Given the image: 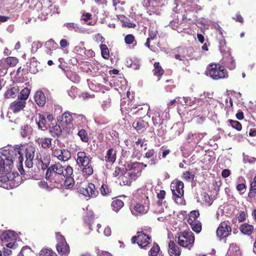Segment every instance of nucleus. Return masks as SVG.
<instances>
[{"instance_id":"obj_13","label":"nucleus","mask_w":256,"mask_h":256,"mask_svg":"<svg viewBox=\"0 0 256 256\" xmlns=\"http://www.w3.org/2000/svg\"><path fill=\"white\" fill-rule=\"evenodd\" d=\"M78 192L86 196L92 198L96 197L99 194L98 191L96 188L95 185L91 182L88 183L85 188H80L78 189Z\"/></svg>"},{"instance_id":"obj_45","label":"nucleus","mask_w":256,"mask_h":256,"mask_svg":"<svg viewBox=\"0 0 256 256\" xmlns=\"http://www.w3.org/2000/svg\"><path fill=\"white\" fill-rule=\"evenodd\" d=\"M39 256H58L51 249L42 248L40 252Z\"/></svg>"},{"instance_id":"obj_56","label":"nucleus","mask_w":256,"mask_h":256,"mask_svg":"<svg viewBox=\"0 0 256 256\" xmlns=\"http://www.w3.org/2000/svg\"><path fill=\"white\" fill-rule=\"evenodd\" d=\"M256 158L250 156L248 155H246L243 153V162L244 163L248 162L250 164H252L256 162Z\"/></svg>"},{"instance_id":"obj_44","label":"nucleus","mask_w":256,"mask_h":256,"mask_svg":"<svg viewBox=\"0 0 256 256\" xmlns=\"http://www.w3.org/2000/svg\"><path fill=\"white\" fill-rule=\"evenodd\" d=\"M133 105V104L132 103H128V104L127 106H124V105L123 104L121 106V111L123 115H125V116H126V115L130 117V115L129 114H132V112L131 110V108L130 106H132Z\"/></svg>"},{"instance_id":"obj_41","label":"nucleus","mask_w":256,"mask_h":256,"mask_svg":"<svg viewBox=\"0 0 256 256\" xmlns=\"http://www.w3.org/2000/svg\"><path fill=\"white\" fill-rule=\"evenodd\" d=\"M5 62L10 67H14L18 63V60L14 56H8L5 59Z\"/></svg>"},{"instance_id":"obj_10","label":"nucleus","mask_w":256,"mask_h":256,"mask_svg":"<svg viewBox=\"0 0 256 256\" xmlns=\"http://www.w3.org/2000/svg\"><path fill=\"white\" fill-rule=\"evenodd\" d=\"M0 240L3 245L7 248H12L17 244L16 241V237L13 232L6 231L0 235Z\"/></svg>"},{"instance_id":"obj_23","label":"nucleus","mask_w":256,"mask_h":256,"mask_svg":"<svg viewBox=\"0 0 256 256\" xmlns=\"http://www.w3.org/2000/svg\"><path fill=\"white\" fill-rule=\"evenodd\" d=\"M152 120L153 124L155 126H160L162 124V120L160 116V108H156L154 110V112L152 116Z\"/></svg>"},{"instance_id":"obj_5","label":"nucleus","mask_w":256,"mask_h":256,"mask_svg":"<svg viewBox=\"0 0 256 256\" xmlns=\"http://www.w3.org/2000/svg\"><path fill=\"white\" fill-rule=\"evenodd\" d=\"M152 242L151 236H148L144 232H138L136 235L131 238L132 244H137L141 248L147 250L150 248V244Z\"/></svg>"},{"instance_id":"obj_3","label":"nucleus","mask_w":256,"mask_h":256,"mask_svg":"<svg viewBox=\"0 0 256 256\" xmlns=\"http://www.w3.org/2000/svg\"><path fill=\"white\" fill-rule=\"evenodd\" d=\"M76 156V164L79 166L83 167L82 173L87 176H91L93 174L94 170L90 163V158L84 152H78Z\"/></svg>"},{"instance_id":"obj_17","label":"nucleus","mask_w":256,"mask_h":256,"mask_svg":"<svg viewBox=\"0 0 256 256\" xmlns=\"http://www.w3.org/2000/svg\"><path fill=\"white\" fill-rule=\"evenodd\" d=\"M26 106V102H22L18 99H16L12 102L9 106V109L14 114L24 110Z\"/></svg>"},{"instance_id":"obj_18","label":"nucleus","mask_w":256,"mask_h":256,"mask_svg":"<svg viewBox=\"0 0 256 256\" xmlns=\"http://www.w3.org/2000/svg\"><path fill=\"white\" fill-rule=\"evenodd\" d=\"M57 120L62 126H65L72 124L73 118L70 112H65L62 116H58Z\"/></svg>"},{"instance_id":"obj_52","label":"nucleus","mask_w":256,"mask_h":256,"mask_svg":"<svg viewBox=\"0 0 256 256\" xmlns=\"http://www.w3.org/2000/svg\"><path fill=\"white\" fill-rule=\"evenodd\" d=\"M127 171L126 168H120L119 166H116L115 168V170L114 172H113V176L114 177H117L120 174L122 175L124 172Z\"/></svg>"},{"instance_id":"obj_15","label":"nucleus","mask_w":256,"mask_h":256,"mask_svg":"<svg viewBox=\"0 0 256 256\" xmlns=\"http://www.w3.org/2000/svg\"><path fill=\"white\" fill-rule=\"evenodd\" d=\"M120 184L121 186H130L132 181L138 178L136 172H126L122 175H120Z\"/></svg>"},{"instance_id":"obj_1","label":"nucleus","mask_w":256,"mask_h":256,"mask_svg":"<svg viewBox=\"0 0 256 256\" xmlns=\"http://www.w3.org/2000/svg\"><path fill=\"white\" fill-rule=\"evenodd\" d=\"M20 147L16 148L14 150H4L0 153V174L10 173L14 162L16 160L22 164L23 158L20 152Z\"/></svg>"},{"instance_id":"obj_31","label":"nucleus","mask_w":256,"mask_h":256,"mask_svg":"<svg viewBox=\"0 0 256 256\" xmlns=\"http://www.w3.org/2000/svg\"><path fill=\"white\" fill-rule=\"evenodd\" d=\"M82 20L86 22L88 25L90 26H94L96 22V20L93 18L92 14L88 12L82 14Z\"/></svg>"},{"instance_id":"obj_24","label":"nucleus","mask_w":256,"mask_h":256,"mask_svg":"<svg viewBox=\"0 0 256 256\" xmlns=\"http://www.w3.org/2000/svg\"><path fill=\"white\" fill-rule=\"evenodd\" d=\"M52 138H38L36 140V142L39 146L44 149H48L52 146Z\"/></svg>"},{"instance_id":"obj_60","label":"nucleus","mask_w":256,"mask_h":256,"mask_svg":"<svg viewBox=\"0 0 256 256\" xmlns=\"http://www.w3.org/2000/svg\"><path fill=\"white\" fill-rule=\"evenodd\" d=\"M230 172L228 169H224L222 170V176L224 178L228 177V176H230Z\"/></svg>"},{"instance_id":"obj_34","label":"nucleus","mask_w":256,"mask_h":256,"mask_svg":"<svg viewBox=\"0 0 256 256\" xmlns=\"http://www.w3.org/2000/svg\"><path fill=\"white\" fill-rule=\"evenodd\" d=\"M148 124L144 120L139 119L132 123V126L134 129L138 131L141 130L143 128H144Z\"/></svg>"},{"instance_id":"obj_64","label":"nucleus","mask_w":256,"mask_h":256,"mask_svg":"<svg viewBox=\"0 0 256 256\" xmlns=\"http://www.w3.org/2000/svg\"><path fill=\"white\" fill-rule=\"evenodd\" d=\"M28 126L24 127L22 130L21 134L22 137L26 138L28 136Z\"/></svg>"},{"instance_id":"obj_42","label":"nucleus","mask_w":256,"mask_h":256,"mask_svg":"<svg viewBox=\"0 0 256 256\" xmlns=\"http://www.w3.org/2000/svg\"><path fill=\"white\" fill-rule=\"evenodd\" d=\"M101 194L102 196H108L112 193V189L108 184H102L100 188Z\"/></svg>"},{"instance_id":"obj_27","label":"nucleus","mask_w":256,"mask_h":256,"mask_svg":"<svg viewBox=\"0 0 256 256\" xmlns=\"http://www.w3.org/2000/svg\"><path fill=\"white\" fill-rule=\"evenodd\" d=\"M124 203L120 199L116 198L112 200L111 204V206L113 210L118 212L124 206Z\"/></svg>"},{"instance_id":"obj_59","label":"nucleus","mask_w":256,"mask_h":256,"mask_svg":"<svg viewBox=\"0 0 256 256\" xmlns=\"http://www.w3.org/2000/svg\"><path fill=\"white\" fill-rule=\"evenodd\" d=\"M42 46V44L40 42H34L32 44V50H34V48H35V51H36Z\"/></svg>"},{"instance_id":"obj_16","label":"nucleus","mask_w":256,"mask_h":256,"mask_svg":"<svg viewBox=\"0 0 256 256\" xmlns=\"http://www.w3.org/2000/svg\"><path fill=\"white\" fill-rule=\"evenodd\" d=\"M174 186L172 189V194L175 198H180L184 196V184L182 181L178 180L175 183H173Z\"/></svg>"},{"instance_id":"obj_30","label":"nucleus","mask_w":256,"mask_h":256,"mask_svg":"<svg viewBox=\"0 0 256 256\" xmlns=\"http://www.w3.org/2000/svg\"><path fill=\"white\" fill-rule=\"evenodd\" d=\"M144 157L146 158H152L150 161V164H156V152L154 149H150L146 152Z\"/></svg>"},{"instance_id":"obj_35","label":"nucleus","mask_w":256,"mask_h":256,"mask_svg":"<svg viewBox=\"0 0 256 256\" xmlns=\"http://www.w3.org/2000/svg\"><path fill=\"white\" fill-rule=\"evenodd\" d=\"M253 230L254 226L252 225L248 224L241 225V232L244 234L250 236L253 232Z\"/></svg>"},{"instance_id":"obj_58","label":"nucleus","mask_w":256,"mask_h":256,"mask_svg":"<svg viewBox=\"0 0 256 256\" xmlns=\"http://www.w3.org/2000/svg\"><path fill=\"white\" fill-rule=\"evenodd\" d=\"M228 122L233 128L238 130H240V122L232 120H229Z\"/></svg>"},{"instance_id":"obj_7","label":"nucleus","mask_w":256,"mask_h":256,"mask_svg":"<svg viewBox=\"0 0 256 256\" xmlns=\"http://www.w3.org/2000/svg\"><path fill=\"white\" fill-rule=\"evenodd\" d=\"M14 178L13 174H0V186L6 189H12L19 185V182H17Z\"/></svg>"},{"instance_id":"obj_37","label":"nucleus","mask_w":256,"mask_h":256,"mask_svg":"<svg viewBox=\"0 0 256 256\" xmlns=\"http://www.w3.org/2000/svg\"><path fill=\"white\" fill-rule=\"evenodd\" d=\"M224 62L226 66L230 70H233L236 67V62L234 58L229 54L227 57L225 58Z\"/></svg>"},{"instance_id":"obj_51","label":"nucleus","mask_w":256,"mask_h":256,"mask_svg":"<svg viewBox=\"0 0 256 256\" xmlns=\"http://www.w3.org/2000/svg\"><path fill=\"white\" fill-rule=\"evenodd\" d=\"M124 42L127 44H132L134 42H135V45L136 44L135 38L132 34H128L125 36Z\"/></svg>"},{"instance_id":"obj_53","label":"nucleus","mask_w":256,"mask_h":256,"mask_svg":"<svg viewBox=\"0 0 256 256\" xmlns=\"http://www.w3.org/2000/svg\"><path fill=\"white\" fill-rule=\"evenodd\" d=\"M166 192L164 190H160V192L157 194V198H158V204L161 206L162 204V200L165 198Z\"/></svg>"},{"instance_id":"obj_9","label":"nucleus","mask_w":256,"mask_h":256,"mask_svg":"<svg viewBox=\"0 0 256 256\" xmlns=\"http://www.w3.org/2000/svg\"><path fill=\"white\" fill-rule=\"evenodd\" d=\"M56 237L58 242L56 248L58 253L60 256H67L70 252V249L65 238L60 232L56 233Z\"/></svg>"},{"instance_id":"obj_47","label":"nucleus","mask_w":256,"mask_h":256,"mask_svg":"<svg viewBox=\"0 0 256 256\" xmlns=\"http://www.w3.org/2000/svg\"><path fill=\"white\" fill-rule=\"evenodd\" d=\"M160 250V248L158 244L156 242H154L153 246L150 250L148 253L149 255L151 256H157L158 252Z\"/></svg>"},{"instance_id":"obj_12","label":"nucleus","mask_w":256,"mask_h":256,"mask_svg":"<svg viewBox=\"0 0 256 256\" xmlns=\"http://www.w3.org/2000/svg\"><path fill=\"white\" fill-rule=\"evenodd\" d=\"M231 232L230 222L228 221H224L220 222L216 230V236L221 240L227 237Z\"/></svg>"},{"instance_id":"obj_19","label":"nucleus","mask_w":256,"mask_h":256,"mask_svg":"<svg viewBox=\"0 0 256 256\" xmlns=\"http://www.w3.org/2000/svg\"><path fill=\"white\" fill-rule=\"evenodd\" d=\"M130 208L132 214L135 216L145 214L148 211V208L140 204H136Z\"/></svg>"},{"instance_id":"obj_49","label":"nucleus","mask_w":256,"mask_h":256,"mask_svg":"<svg viewBox=\"0 0 256 256\" xmlns=\"http://www.w3.org/2000/svg\"><path fill=\"white\" fill-rule=\"evenodd\" d=\"M149 108L147 106H144L143 107L138 108L136 112H134L132 114H136L140 115V116H144L148 113V110Z\"/></svg>"},{"instance_id":"obj_6","label":"nucleus","mask_w":256,"mask_h":256,"mask_svg":"<svg viewBox=\"0 0 256 256\" xmlns=\"http://www.w3.org/2000/svg\"><path fill=\"white\" fill-rule=\"evenodd\" d=\"M178 242L180 246L190 250L194 242V234L191 232L184 231L180 234Z\"/></svg>"},{"instance_id":"obj_2","label":"nucleus","mask_w":256,"mask_h":256,"mask_svg":"<svg viewBox=\"0 0 256 256\" xmlns=\"http://www.w3.org/2000/svg\"><path fill=\"white\" fill-rule=\"evenodd\" d=\"M72 168L69 165L62 166L60 162H56L49 166L46 171L45 178L52 186L56 183L62 182L64 175H69Z\"/></svg>"},{"instance_id":"obj_48","label":"nucleus","mask_w":256,"mask_h":256,"mask_svg":"<svg viewBox=\"0 0 256 256\" xmlns=\"http://www.w3.org/2000/svg\"><path fill=\"white\" fill-rule=\"evenodd\" d=\"M194 174H192L190 171H186L184 172L182 176V178L186 182L192 181L194 178Z\"/></svg>"},{"instance_id":"obj_26","label":"nucleus","mask_w":256,"mask_h":256,"mask_svg":"<svg viewBox=\"0 0 256 256\" xmlns=\"http://www.w3.org/2000/svg\"><path fill=\"white\" fill-rule=\"evenodd\" d=\"M49 132L52 136L58 137L62 133V130L60 125L56 124L50 126Z\"/></svg>"},{"instance_id":"obj_54","label":"nucleus","mask_w":256,"mask_h":256,"mask_svg":"<svg viewBox=\"0 0 256 256\" xmlns=\"http://www.w3.org/2000/svg\"><path fill=\"white\" fill-rule=\"evenodd\" d=\"M202 200L208 206H210L213 202L212 200L206 192L203 194Z\"/></svg>"},{"instance_id":"obj_8","label":"nucleus","mask_w":256,"mask_h":256,"mask_svg":"<svg viewBox=\"0 0 256 256\" xmlns=\"http://www.w3.org/2000/svg\"><path fill=\"white\" fill-rule=\"evenodd\" d=\"M20 147L22 148V150H20V154H22V152L24 150L25 152V164L26 167L28 168H32L33 166V160L34 156V154L36 152V148L32 145L29 144L26 146H16L14 147L19 148Z\"/></svg>"},{"instance_id":"obj_11","label":"nucleus","mask_w":256,"mask_h":256,"mask_svg":"<svg viewBox=\"0 0 256 256\" xmlns=\"http://www.w3.org/2000/svg\"><path fill=\"white\" fill-rule=\"evenodd\" d=\"M74 172L73 168L70 170L69 175H64V177L62 178V182H56L52 186L60 188L62 186H64L66 188H72L74 185V180L72 177Z\"/></svg>"},{"instance_id":"obj_62","label":"nucleus","mask_w":256,"mask_h":256,"mask_svg":"<svg viewBox=\"0 0 256 256\" xmlns=\"http://www.w3.org/2000/svg\"><path fill=\"white\" fill-rule=\"evenodd\" d=\"M174 58L179 60H186V56L184 54H176L174 55Z\"/></svg>"},{"instance_id":"obj_4","label":"nucleus","mask_w":256,"mask_h":256,"mask_svg":"<svg viewBox=\"0 0 256 256\" xmlns=\"http://www.w3.org/2000/svg\"><path fill=\"white\" fill-rule=\"evenodd\" d=\"M207 70L210 76L214 80L227 78L228 73L224 66L219 64H211L208 66Z\"/></svg>"},{"instance_id":"obj_25","label":"nucleus","mask_w":256,"mask_h":256,"mask_svg":"<svg viewBox=\"0 0 256 256\" xmlns=\"http://www.w3.org/2000/svg\"><path fill=\"white\" fill-rule=\"evenodd\" d=\"M38 62L36 58L32 57L30 60L29 70L31 74H36L39 71Z\"/></svg>"},{"instance_id":"obj_20","label":"nucleus","mask_w":256,"mask_h":256,"mask_svg":"<svg viewBox=\"0 0 256 256\" xmlns=\"http://www.w3.org/2000/svg\"><path fill=\"white\" fill-rule=\"evenodd\" d=\"M20 91V88L18 86L8 88L4 94L6 99L15 98Z\"/></svg>"},{"instance_id":"obj_61","label":"nucleus","mask_w":256,"mask_h":256,"mask_svg":"<svg viewBox=\"0 0 256 256\" xmlns=\"http://www.w3.org/2000/svg\"><path fill=\"white\" fill-rule=\"evenodd\" d=\"M96 41L103 43L104 42V38L100 34H98L95 36Z\"/></svg>"},{"instance_id":"obj_38","label":"nucleus","mask_w":256,"mask_h":256,"mask_svg":"<svg viewBox=\"0 0 256 256\" xmlns=\"http://www.w3.org/2000/svg\"><path fill=\"white\" fill-rule=\"evenodd\" d=\"M200 216L198 210H192L188 214V218L187 220L188 223H192L198 220V218Z\"/></svg>"},{"instance_id":"obj_14","label":"nucleus","mask_w":256,"mask_h":256,"mask_svg":"<svg viewBox=\"0 0 256 256\" xmlns=\"http://www.w3.org/2000/svg\"><path fill=\"white\" fill-rule=\"evenodd\" d=\"M52 155L56 158L59 160L66 162L70 158L71 154L70 152L66 148L62 150L56 148H52Z\"/></svg>"},{"instance_id":"obj_29","label":"nucleus","mask_w":256,"mask_h":256,"mask_svg":"<svg viewBox=\"0 0 256 256\" xmlns=\"http://www.w3.org/2000/svg\"><path fill=\"white\" fill-rule=\"evenodd\" d=\"M50 162V156H49L40 158L39 164L40 165V168L42 170H47L48 168L49 167Z\"/></svg>"},{"instance_id":"obj_43","label":"nucleus","mask_w":256,"mask_h":256,"mask_svg":"<svg viewBox=\"0 0 256 256\" xmlns=\"http://www.w3.org/2000/svg\"><path fill=\"white\" fill-rule=\"evenodd\" d=\"M100 48L102 57L106 60H108L110 58V52L107 46L102 44L100 46Z\"/></svg>"},{"instance_id":"obj_50","label":"nucleus","mask_w":256,"mask_h":256,"mask_svg":"<svg viewBox=\"0 0 256 256\" xmlns=\"http://www.w3.org/2000/svg\"><path fill=\"white\" fill-rule=\"evenodd\" d=\"M39 128L44 130L43 128H46V116L43 114H39V121L37 122Z\"/></svg>"},{"instance_id":"obj_21","label":"nucleus","mask_w":256,"mask_h":256,"mask_svg":"<svg viewBox=\"0 0 256 256\" xmlns=\"http://www.w3.org/2000/svg\"><path fill=\"white\" fill-rule=\"evenodd\" d=\"M34 101L39 106H43L46 102V98L42 90H38L34 96Z\"/></svg>"},{"instance_id":"obj_39","label":"nucleus","mask_w":256,"mask_h":256,"mask_svg":"<svg viewBox=\"0 0 256 256\" xmlns=\"http://www.w3.org/2000/svg\"><path fill=\"white\" fill-rule=\"evenodd\" d=\"M193 231L198 234L202 230V224L199 220L188 223Z\"/></svg>"},{"instance_id":"obj_63","label":"nucleus","mask_w":256,"mask_h":256,"mask_svg":"<svg viewBox=\"0 0 256 256\" xmlns=\"http://www.w3.org/2000/svg\"><path fill=\"white\" fill-rule=\"evenodd\" d=\"M68 44V43L66 39H62L60 40V46L62 48H66Z\"/></svg>"},{"instance_id":"obj_36","label":"nucleus","mask_w":256,"mask_h":256,"mask_svg":"<svg viewBox=\"0 0 256 256\" xmlns=\"http://www.w3.org/2000/svg\"><path fill=\"white\" fill-rule=\"evenodd\" d=\"M46 46L50 52V55H52V51L56 50L58 48V44L53 40L50 39L46 42Z\"/></svg>"},{"instance_id":"obj_28","label":"nucleus","mask_w":256,"mask_h":256,"mask_svg":"<svg viewBox=\"0 0 256 256\" xmlns=\"http://www.w3.org/2000/svg\"><path fill=\"white\" fill-rule=\"evenodd\" d=\"M114 148H110L106 152V156L104 157L105 160L110 163H114L116 160V154Z\"/></svg>"},{"instance_id":"obj_22","label":"nucleus","mask_w":256,"mask_h":256,"mask_svg":"<svg viewBox=\"0 0 256 256\" xmlns=\"http://www.w3.org/2000/svg\"><path fill=\"white\" fill-rule=\"evenodd\" d=\"M168 254L170 256H180L181 253L179 247L172 240L168 243Z\"/></svg>"},{"instance_id":"obj_32","label":"nucleus","mask_w":256,"mask_h":256,"mask_svg":"<svg viewBox=\"0 0 256 256\" xmlns=\"http://www.w3.org/2000/svg\"><path fill=\"white\" fill-rule=\"evenodd\" d=\"M154 70H153L154 76H157L160 80V78L164 74V70L160 66L159 62H156L154 64Z\"/></svg>"},{"instance_id":"obj_55","label":"nucleus","mask_w":256,"mask_h":256,"mask_svg":"<svg viewBox=\"0 0 256 256\" xmlns=\"http://www.w3.org/2000/svg\"><path fill=\"white\" fill-rule=\"evenodd\" d=\"M158 32L156 30H154L153 28H149L148 31V37L147 38L148 39H150V40H153L156 37Z\"/></svg>"},{"instance_id":"obj_40","label":"nucleus","mask_w":256,"mask_h":256,"mask_svg":"<svg viewBox=\"0 0 256 256\" xmlns=\"http://www.w3.org/2000/svg\"><path fill=\"white\" fill-rule=\"evenodd\" d=\"M32 255H34V252L31 248L28 246H24L22 247L18 256H32Z\"/></svg>"},{"instance_id":"obj_46","label":"nucleus","mask_w":256,"mask_h":256,"mask_svg":"<svg viewBox=\"0 0 256 256\" xmlns=\"http://www.w3.org/2000/svg\"><path fill=\"white\" fill-rule=\"evenodd\" d=\"M80 136V140L84 142H88L89 140V138L86 131L84 129L80 130L78 134Z\"/></svg>"},{"instance_id":"obj_33","label":"nucleus","mask_w":256,"mask_h":256,"mask_svg":"<svg viewBox=\"0 0 256 256\" xmlns=\"http://www.w3.org/2000/svg\"><path fill=\"white\" fill-rule=\"evenodd\" d=\"M30 92V88H25L22 89L20 94H18V99L20 100L22 102H26V100L28 98Z\"/></svg>"},{"instance_id":"obj_57","label":"nucleus","mask_w":256,"mask_h":256,"mask_svg":"<svg viewBox=\"0 0 256 256\" xmlns=\"http://www.w3.org/2000/svg\"><path fill=\"white\" fill-rule=\"evenodd\" d=\"M64 26L70 30H74L75 32H76L78 28V26L77 24L74 22L66 23L64 24Z\"/></svg>"}]
</instances>
